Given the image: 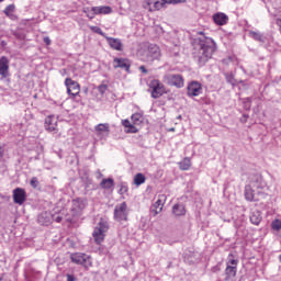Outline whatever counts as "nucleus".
I'll return each instance as SVG.
<instances>
[{
  "label": "nucleus",
  "mask_w": 281,
  "mask_h": 281,
  "mask_svg": "<svg viewBox=\"0 0 281 281\" xmlns=\"http://www.w3.org/2000/svg\"><path fill=\"white\" fill-rule=\"evenodd\" d=\"M91 32H94V34H100V36H106L104 32H102V29L99 26H90Z\"/></svg>",
  "instance_id": "c9c22d12"
},
{
  "label": "nucleus",
  "mask_w": 281,
  "mask_h": 281,
  "mask_svg": "<svg viewBox=\"0 0 281 281\" xmlns=\"http://www.w3.org/2000/svg\"><path fill=\"white\" fill-rule=\"evenodd\" d=\"M126 192H128V184L126 182H121L119 194H126Z\"/></svg>",
  "instance_id": "f704fd0d"
},
{
  "label": "nucleus",
  "mask_w": 281,
  "mask_h": 281,
  "mask_svg": "<svg viewBox=\"0 0 281 281\" xmlns=\"http://www.w3.org/2000/svg\"><path fill=\"white\" fill-rule=\"evenodd\" d=\"M115 186V181L112 178L103 179L100 183V187L103 190H111Z\"/></svg>",
  "instance_id": "b1692460"
},
{
  "label": "nucleus",
  "mask_w": 281,
  "mask_h": 281,
  "mask_svg": "<svg viewBox=\"0 0 281 281\" xmlns=\"http://www.w3.org/2000/svg\"><path fill=\"white\" fill-rule=\"evenodd\" d=\"M161 199H165V195H161L150 207V212L154 216H157V214L164 210V200Z\"/></svg>",
  "instance_id": "a211bd4d"
},
{
  "label": "nucleus",
  "mask_w": 281,
  "mask_h": 281,
  "mask_svg": "<svg viewBox=\"0 0 281 281\" xmlns=\"http://www.w3.org/2000/svg\"><path fill=\"white\" fill-rule=\"evenodd\" d=\"M216 271H221V268L218 266L212 268L213 273H216Z\"/></svg>",
  "instance_id": "de8ad7c7"
},
{
  "label": "nucleus",
  "mask_w": 281,
  "mask_h": 281,
  "mask_svg": "<svg viewBox=\"0 0 281 281\" xmlns=\"http://www.w3.org/2000/svg\"><path fill=\"white\" fill-rule=\"evenodd\" d=\"M65 86L67 88L68 95L76 98V95L80 94V83H78V81H75L71 78H66Z\"/></svg>",
  "instance_id": "0eeeda50"
},
{
  "label": "nucleus",
  "mask_w": 281,
  "mask_h": 281,
  "mask_svg": "<svg viewBox=\"0 0 281 281\" xmlns=\"http://www.w3.org/2000/svg\"><path fill=\"white\" fill-rule=\"evenodd\" d=\"M279 261L281 262V255L279 256Z\"/></svg>",
  "instance_id": "6e6d98bb"
},
{
  "label": "nucleus",
  "mask_w": 281,
  "mask_h": 281,
  "mask_svg": "<svg viewBox=\"0 0 281 281\" xmlns=\"http://www.w3.org/2000/svg\"><path fill=\"white\" fill-rule=\"evenodd\" d=\"M201 93H203V87L199 81H191L188 85L187 95H189V98H196V95H201Z\"/></svg>",
  "instance_id": "1a4fd4ad"
},
{
  "label": "nucleus",
  "mask_w": 281,
  "mask_h": 281,
  "mask_svg": "<svg viewBox=\"0 0 281 281\" xmlns=\"http://www.w3.org/2000/svg\"><path fill=\"white\" fill-rule=\"evenodd\" d=\"M172 212L175 216H184L186 215V206L183 204H175L172 207Z\"/></svg>",
  "instance_id": "393cba45"
},
{
  "label": "nucleus",
  "mask_w": 281,
  "mask_h": 281,
  "mask_svg": "<svg viewBox=\"0 0 281 281\" xmlns=\"http://www.w3.org/2000/svg\"><path fill=\"white\" fill-rule=\"evenodd\" d=\"M143 183H146V176H144V173H136L134 177V184L142 186Z\"/></svg>",
  "instance_id": "cd10ccee"
},
{
  "label": "nucleus",
  "mask_w": 281,
  "mask_h": 281,
  "mask_svg": "<svg viewBox=\"0 0 281 281\" xmlns=\"http://www.w3.org/2000/svg\"><path fill=\"white\" fill-rule=\"evenodd\" d=\"M166 5H168V2L164 0H158L154 3L155 10H161V8H166Z\"/></svg>",
  "instance_id": "473e14b6"
},
{
  "label": "nucleus",
  "mask_w": 281,
  "mask_h": 281,
  "mask_svg": "<svg viewBox=\"0 0 281 281\" xmlns=\"http://www.w3.org/2000/svg\"><path fill=\"white\" fill-rule=\"evenodd\" d=\"M148 91L150 92L151 98H154V100H157L161 98L164 93H166V87L164 86V83H161V81H159V79H153L149 82Z\"/></svg>",
  "instance_id": "20e7f679"
},
{
  "label": "nucleus",
  "mask_w": 281,
  "mask_h": 281,
  "mask_svg": "<svg viewBox=\"0 0 281 281\" xmlns=\"http://www.w3.org/2000/svg\"><path fill=\"white\" fill-rule=\"evenodd\" d=\"M12 12H14V4L7 5V8L4 9V14L7 16H10V14H12Z\"/></svg>",
  "instance_id": "e433bc0d"
},
{
  "label": "nucleus",
  "mask_w": 281,
  "mask_h": 281,
  "mask_svg": "<svg viewBox=\"0 0 281 281\" xmlns=\"http://www.w3.org/2000/svg\"><path fill=\"white\" fill-rule=\"evenodd\" d=\"M88 14H90V16H93V11H90Z\"/></svg>",
  "instance_id": "3c124183"
},
{
  "label": "nucleus",
  "mask_w": 281,
  "mask_h": 281,
  "mask_svg": "<svg viewBox=\"0 0 281 281\" xmlns=\"http://www.w3.org/2000/svg\"><path fill=\"white\" fill-rule=\"evenodd\" d=\"M165 80L167 81L170 87H177V89L183 88L184 81H183V76L181 75H166Z\"/></svg>",
  "instance_id": "6e6552de"
},
{
  "label": "nucleus",
  "mask_w": 281,
  "mask_h": 281,
  "mask_svg": "<svg viewBox=\"0 0 281 281\" xmlns=\"http://www.w3.org/2000/svg\"><path fill=\"white\" fill-rule=\"evenodd\" d=\"M67 281H76V277L72 274H67Z\"/></svg>",
  "instance_id": "49530a36"
},
{
  "label": "nucleus",
  "mask_w": 281,
  "mask_h": 281,
  "mask_svg": "<svg viewBox=\"0 0 281 281\" xmlns=\"http://www.w3.org/2000/svg\"><path fill=\"white\" fill-rule=\"evenodd\" d=\"M53 222H54V213L52 212L45 211L37 216L38 225H45L47 227L48 225H52Z\"/></svg>",
  "instance_id": "ddd939ff"
},
{
  "label": "nucleus",
  "mask_w": 281,
  "mask_h": 281,
  "mask_svg": "<svg viewBox=\"0 0 281 281\" xmlns=\"http://www.w3.org/2000/svg\"><path fill=\"white\" fill-rule=\"evenodd\" d=\"M164 1L167 2V5L181 3L180 0H164Z\"/></svg>",
  "instance_id": "37998d69"
},
{
  "label": "nucleus",
  "mask_w": 281,
  "mask_h": 281,
  "mask_svg": "<svg viewBox=\"0 0 281 281\" xmlns=\"http://www.w3.org/2000/svg\"><path fill=\"white\" fill-rule=\"evenodd\" d=\"M261 221H262V215L260 211L255 210L250 213V223L252 225H260Z\"/></svg>",
  "instance_id": "5701e85b"
},
{
  "label": "nucleus",
  "mask_w": 281,
  "mask_h": 281,
  "mask_svg": "<svg viewBox=\"0 0 281 281\" xmlns=\"http://www.w3.org/2000/svg\"><path fill=\"white\" fill-rule=\"evenodd\" d=\"M38 178L33 177L30 181V186L34 188V190H36V188H38Z\"/></svg>",
  "instance_id": "58836bf2"
},
{
  "label": "nucleus",
  "mask_w": 281,
  "mask_h": 281,
  "mask_svg": "<svg viewBox=\"0 0 281 281\" xmlns=\"http://www.w3.org/2000/svg\"><path fill=\"white\" fill-rule=\"evenodd\" d=\"M139 71H142V74H148V69H146V66H139Z\"/></svg>",
  "instance_id": "c03bdc74"
},
{
  "label": "nucleus",
  "mask_w": 281,
  "mask_h": 281,
  "mask_svg": "<svg viewBox=\"0 0 281 281\" xmlns=\"http://www.w3.org/2000/svg\"><path fill=\"white\" fill-rule=\"evenodd\" d=\"M105 232H109V223L101 220L92 233L97 245L104 243Z\"/></svg>",
  "instance_id": "7ed1b4c3"
},
{
  "label": "nucleus",
  "mask_w": 281,
  "mask_h": 281,
  "mask_svg": "<svg viewBox=\"0 0 281 281\" xmlns=\"http://www.w3.org/2000/svg\"><path fill=\"white\" fill-rule=\"evenodd\" d=\"M58 121H56V117L54 116H47L45 120V128L49 133H53V131H56Z\"/></svg>",
  "instance_id": "aec40b11"
},
{
  "label": "nucleus",
  "mask_w": 281,
  "mask_h": 281,
  "mask_svg": "<svg viewBox=\"0 0 281 281\" xmlns=\"http://www.w3.org/2000/svg\"><path fill=\"white\" fill-rule=\"evenodd\" d=\"M272 229H277V231L281 229V222L279 220L272 223Z\"/></svg>",
  "instance_id": "a19ab883"
},
{
  "label": "nucleus",
  "mask_w": 281,
  "mask_h": 281,
  "mask_svg": "<svg viewBox=\"0 0 281 281\" xmlns=\"http://www.w3.org/2000/svg\"><path fill=\"white\" fill-rule=\"evenodd\" d=\"M10 69V59H8V57L2 56L0 58V76H2V78H8V71Z\"/></svg>",
  "instance_id": "2eb2a0df"
},
{
  "label": "nucleus",
  "mask_w": 281,
  "mask_h": 281,
  "mask_svg": "<svg viewBox=\"0 0 281 281\" xmlns=\"http://www.w3.org/2000/svg\"><path fill=\"white\" fill-rule=\"evenodd\" d=\"M53 221H55V223H61L63 216H60V214H53Z\"/></svg>",
  "instance_id": "79ce46f5"
},
{
  "label": "nucleus",
  "mask_w": 281,
  "mask_h": 281,
  "mask_svg": "<svg viewBox=\"0 0 281 281\" xmlns=\"http://www.w3.org/2000/svg\"><path fill=\"white\" fill-rule=\"evenodd\" d=\"M95 131L98 133H109V124L108 123H100L95 126Z\"/></svg>",
  "instance_id": "7c9ffc66"
},
{
  "label": "nucleus",
  "mask_w": 281,
  "mask_h": 281,
  "mask_svg": "<svg viewBox=\"0 0 281 281\" xmlns=\"http://www.w3.org/2000/svg\"><path fill=\"white\" fill-rule=\"evenodd\" d=\"M105 40L108 41V45H110L111 49H115V52H122V40L110 36H105Z\"/></svg>",
  "instance_id": "dca6fc26"
},
{
  "label": "nucleus",
  "mask_w": 281,
  "mask_h": 281,
  "mask_svg": "<svg viewBox=\"0 0 281 281\" xmlns=\"http://www.w3.org/2000/svg\"><path fill=\"white\" fill-rule=\"evenodd\" d=\"M244 117L247 120V117H249V115H245V114H244Z\"/></svg>",
  "instance_id": "864d4df0"
},
{
  "label": "nucleus",
  "mask_w": 281,
  "mask_h": 281,
  "mask_svg": "<svg viewBox=\"0 0 281 281\" xmlns=\"http://www.w3.org/2000/svg\"><path fill=\"white\" fill-rule=\"evenodd\" d=\"M45 45H52V40L49 37H44Z\"/></svg>",
  "instance_id": "a18cd8bd"
},
{
  "label": "nucleus",
  "mask_w": 281,
  "mask_h": 281,
  "mask_svg": "<svg viewBox=\"0 0 281 281\" xmlns=\"http://www.w3.org/2000/svg\"><path fill=\"white\" fill-rule=\"evenodd\" d=\"M169 131L173 132V131H175V127H171Z\"/></svg>",
  "instance_id": "5fc2aeb1"
},
{
  "label": "nucleus",
  "mask_w": 281,
  "mask_h": 281,
  "mask_svg": "<svg viewBox=\"0 0 281 281\" xmlns=\"http://www.w3.org/2000/svg\"><path fill=\"white\" fill-rule=\"evenodd\" d=\"M214 52H216V42L200 32V36L193 41V58L203 66L212 58Z\"/></svg>",
  "instance_id": "f257e3e1"
},
{
  "label": "nucleus",
  "mask_w": 281,
  "mask_h": 281,
  "mask_svg": "<svg viewBox=\"0 0 281 281\" xmlns=\"http://www.w3.org/2000/svg\"><path fill=\"white\" fill-rule=\"evenodd\" d=\"M245 109L249 111L251 109V98H246L244 101Z\"/></svg>",
  "instance_id": "ea45409f"
},
{
  "label": "nucleus",
  "mask_w": 281,
  "mask_h": 281,
  "mask_svg": "<svg viewBox=\"0 0 281 281\" xmlns=\"http://www.w3.org/2000/svg\"><path fill=\"white\" fill-rule=\"evenodd\" d=\"M0 281H5V279H3V277H0Z\"/></svg>",
  "instance_id": "603ef678"
},
{
  "label": "nucleus",
  "mask_w": 281,
  "mask_h": 281,
  "mask_svg": "<svg viewBox=\"0 0 281 281\" xmlns=\"http://www.w3.org/2000/svg\"><path fill=\"white\" fill-rule=\"evenodd\" d=\"M159 58H161V48L157 44H149L140 56L143 63H155Z\"/></svg>",
  "instance_id": "f03ea898"
},
{
  "label": "nucleus",
  "mask_w": 281,
  "mask_h": 281,
  "mask_svg": "<svg viewBox=\"0 0 281 281\" xmlns=\"http://www.w3.org/2000/svg\"><path fill=\"white\" fill-rule=\"evenodd\" d=\"M91 12H92V15L88 14V19L93 20L98 14H111L113 12V9L109 5L92 7Z\"/></svg>",
  "instance_id": "f8f14e48"
},
{
  "label": "nucleus",
  "mask_w": 281,
  "mask_h": 281,
  "mask_svg": "<svg viewBox=\"0 0 281 281\" xmlns=\"http://www.w3.org/2000/svg\"><path fill=\"white\" fill-rule=\"evenodd\" d=\"M226 267H235L238 268V260L234 259V254L228 255V261L226 262Z\"/></svg>",
  "instance_id": "c756f323"
},
{
  "label": "nucleus",
  "mask_w": 281,
  "mask_h": 281,
  "mask_svg": "<svg viewBox=\"0 0 281 281\" xmlns=\"http://www.w3.org/2000/svg\"><path fill=\"white\" fill-rule=\"evenodd\" d=\"M248 181L250 188H257V190L265 188V181H262V176L260 173H251L248 177Z\"/></svg>",
  "instance_id": "9b49d317"
},
{
  "label": "nucleus",
  "mask_w": 281,
  "mask_h": 281,
  "mask_svg": "<svg viewBox=\"0 0 281 281\" xmlns=\"http://www.w3.org/2000/svg\"><path fill=\"white\" fill-rule=\"evenodd\" d=\"M87 207V199L77 198L72 200V211L74 212H82Z\"/></svg>",
  "instance_id": "f3484780"
},
{
  "label": "nucleus",
  "mask_w": 281,
  "mask_h": 281,
  "mask_svg": "<svg viewBox=\"0 0 281 281\" xmlns=\"http://www.w3.org/2000/svg\"><path fill=\"white\" fill-rule=\"evenodd\" d=\"M27 199V194L25 193V189L16 188L13 190V201L18 205H23Z\"/></svg>",
  "instance_id": "4468645a"
},
{
  "label": "nucleus",
  "mask_w": 281,
  "mask_h": 281,
  "mask_svg": "<svg viewBox=\"0 0 281 281\" xmlns=\"http://www.w3.org/2000/svg\"><path fill=\"white\" fill-rule=\"evenodd\" d=\"M114 221L117 223H124L128 221V205L126 202L116 204L114 207Z\"/></svg>",
  "instance_id": "39448f33"
},
{
  "label": "nucleus",
  "mask_w": 281,
  "mask_h": 281,
  "mask_svg": "<svg viewBox=\"0 0 281 281\" xmlns=\"http://www.w3.org/2000/svg\"><path fill=\"white\" fill-rule=\"evenodd\" d=\"M70 260L75 265H81V267H85L86 269H89V267H92L93 265L91 257L82 252H75L70 255Z\"/></svg>",
  "instance_id": "423d86ee"
},
{
  "label": "nucleus",
  "mask_w": 281,
  "mask_h": 281,
  "mask_svg": "<svg viewBox=\"0 0 281 281\" xmlns=\"http://www.w3.org/2000/svg\"><path fill=\"white\" fill-rule=\"evenodd\" d=\"M238 271V268L226 266L225 269V281H234V278H236V273Z\"/></svg>",
  "instance_id": "412c9836"
},
{
  "label": "nucleus",
  "mask_w": 281,
  "mask_h": 281,
  "mask_svg": "<svg viewBox=\"0 0 281 281\" xmlns=\"http://www.w3.org/2000/svg\"><path fill=\"white\" fill-rule=\"evenodd\" d=\"M249 34L251 38H254V41H258L259 43H265V37L262 36V33L250 31Z\"/></svg>",
  "instance_id": "c85d7f7f"
},
{
  "label": "nucleus",
  "mask_w": 281,
  "mask_h": 281,
  "mask_svg": "<svg viewBox=\"0 0 281 281\" xmlns=\"http://www.w3.org/2000/svg\"><path fill=\"white\" fill-rule=\"evenodd\" d=\"M2 1H4V0H0V3H2Z\"/></svg>",
  "instance_id": "4d7b16f0"
},
{
  "label": "nucleus",
  "mask_w": 281,
  "mask_h": 281,
  "mask_svg": "<svg viewBox=\"0 0 281 281\" xmlns=\"http://www.w3.org/2000/svg\"><path fill=\"white\" fill-rule=\"evenodd\" d=\"M213 21L216 25H227L229 18L225 13H215L213 15Z\"/></svg>",
  "instance_id": "6ab92c4d"
},
{
  "label": "nucleus",
  "mask_w": 281,
  "mask_h": 281,
  "mask_svg": "<svg viewBox=\"0 0 281 281\" xmlns=\"http://www.w3.org/2000/svg\"><path fill=\"white\" fill-rule=\"evenodd\" d=\"M192 166V164L190 162V158H184L181 162H180V169L181 170H190V167Z\"/></svg>",
  "instance_id": "2f4dec72"
},
{
  "label": "nucleus",
  "mask_w": 281,
  "mask_h": 281,
  "mask_svg": "<svg viewBox=\"0 0 281 281\" xmlns=\"http://www.w3.org/2000/svg\"><path fill=\"white\" fill-rule=\"evenodd\" d=\"M106 89H109V86H106V85H100L98 87V91H99V93H101V95H104L106 93Z\"/></svg>",
  "instance_id": "4c0bfd02"
},
{
  "label": "nucleus",
  "mask_w": 281,
  "mask_h": 281,
  "mask_svg": "<svg viewBox=\"0 0 281 281\" xmlns=\"http://www.w3.org/2000/svg\"><path fill=\"white\" fill-rule=\"evenodd\" d=\"M245 199L250 203L254 201H258V199H256V194L254 193V187L248 184L245 187Z\"/></svg>",
  "instance_id": "4be33fe9"
},
{
  "label": "nucleus",
  "mask_w": 281,
  "mask_h": 281,
  "mask_svg": "<svg viewBox=\"0 0 281 281\" xmlns=\"http://www.w3.org/2000/svg\"><path fill=\"white\" fill-rule=\"evenodd\" d=\"M122 124L125 128H127L125 133H137L138 131L137 127H135V124H132L131 121H128L127 119L123 120Z\"/></svg>",
  "instance_id": "a878e982"
},
{
  "label": "nucleus",
  "mask_w": 281,
  "mask_h": 281,
  "mask_svg": "<svg viewBox=\"0 0 281 281\" xmlns=\"http://www.w3.org/2000/svg\"><path fill=\"white\" fill-rule=\"evenodd\" d=\"M225 78H226V82H228V85H236V79L234 78L233 74L226 72L225 74Z\"/></svg>",
  "instance_id": "72a5a7b5"
},
{
  "label": "nucleus",
  "mask_w": 281,
  "mask_h": 281,
  "mask_svg": "<svg viewBox=\"0 0 281 281\" xmlns=\"http://www.w3.org/2000/svg\"><path fill=\"white\" fill-rule=\"evenodd\" d=\"M3 157V149L0 146V159Z\"/></svg>",
  "instance_id": "8fccbe9b"
},
{
  "label": "nucleus",
  "mask_w": 281,
  "mask_h": 281,
  "mask_svg": "<svg viewBox=\"0 0 281 281\" xmlns=\"http://www.w3.org/2000/svg\"><path fill=\"white\" fill-rule=\"evenodd\" d=\"M114 69H124L127 74H131V60L128 58L115 57L113 59Z\"/></svg>",
  "instance_id": "9d476101"
},
{
  "label": "nucleus",
  "mask_w": 281,
  "mask_h": 281,
  "mask_svg": "<svg viewBox=\"0 0 281 281\" xmlns=\"http://www.w3.org/2000/svg\"><path fill=\"white\" fill-rule=\"evenodd\" d=\"M82 12H83L85 14H88V13L91 12V9H89V8H83Z\"/></svg>",
  "instance_id": "09e8293b"
},
{
  "label": "nucleus",
  "mask_w": 281,
  "mask_h": 281,
  "mask_svg": "<svg viewBox=\"0 0 281 281\" xmlns=\"http://www.w3.org/2000/svg\"><path fill=\"white\" fill-rule=\"evenodd\" d=\"M131 120L135 126H139L144 123V116L140 113L132 114Z\"/></svg>",
  "instance_id": "bb28decb"
}]
</instances>
